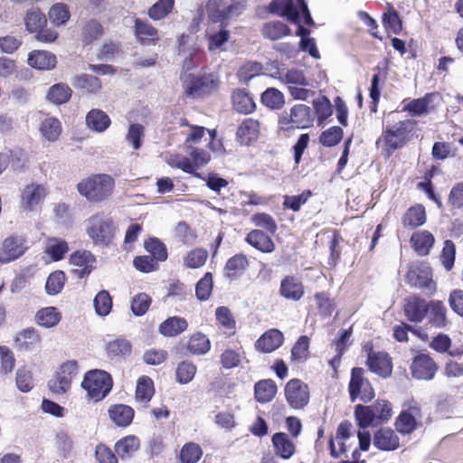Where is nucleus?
<instances>
[{
  "label": "nucleus",
  "instance_id": "nucleus-22",
  "mask_svg": "<svg viewBox=\"0 0 463 463\" xmlns=\"http://www.w3.org/2000/svg\"><path fill=\"white\" fill-rule=\"evenodd\" d=\"M259 135V122L252 118H246L239 126L236 137L241 144L249 145L257 139Z\"/></svg>",
  "mask_w": 463,
  "mask_h": 463
},
{
  "label": "nucleus",
  "instance_id": "nucleus-39",
  "mask_svg": "<svg viewBox=\"0 0 463 463\" xmlns=\"http://www.w3.org/2000/svg\"><path fill=\"white\" fill-rule=\"evenodd\" d=\"M354 417L360 429H366L376 420L373 405L357 404L354 407Z\"/></svg>",
  "mask_w": 463,
  "mask_h": 463
},
{
  "label": "nucleus",
  "instance_id": "nucleus-16",
  "mask_svg": "<svg viewBox=\"0 0 463 463\" xmlns=\"http://www.w3.org/2000/svg\"><path fill=\"white\" fill-rule=\"evenodd\" d=\"M56 56L47 51L36 50L28 55V64L38 70L50 71L56 66Z\"/></svg>",
  "mask_w": 463,
  "mask_h": 463
},
{
  "label": "nucleus",
  "instance_id": "nucleus-62",
  "mask_svg": "<svg viewBox=\"0 0 463 463\" xmlns=\"http://www.w3.org/2000/svg\"><path fill=\"white\" fill-rule=\"evenodd\" d=\"M145 137V128L138 123H133L129 126L126 140L132 145L136 150L142 146V140Z\"/></svg>",
  "mask_w": 463,
  "mask_h": 463
},
{
  "label": "nucleus",
  "instance_id": "nucleus-29",
  "mask_svg": "<svg viewBox=\"0 0 463 463\" xmlns=\"http://www.w3.org/2000/svg\"><path fill=\"white\" fill-rule=\"evenodd\" d=\"M86 124L93 131L101 133L110 125L109 117L100 109H91L86 116Z\"/></svg>",
  "mask_w": 463,
  "mask_h": 463
},
{
  "label": "nucleus",
  "instance_id": "nucleus-30",
  "mask_svg": "<svg viewBox=\"0 0 463 463\" xmlns=\"http://www.w3.org/2000/svg\"><path fill=\"white\" fill-rule=\"evenodd\" d=\"M232 104L234 109L242 114H250L256 108L252 97L245 90H237L233 92Z\"/></svg>",
  "mask_w": 463,
  "mask_h": 463
},
{
  "label": "nucleus",
  "instance_id": "nucleus-46",
  "mask_svg": "<svg viewBox=\"0 0 463 463\" xmlns=\"http://www.w3.org/2000/svg\"><path fill=\"white\" fill-rule=\"evenodd\" d=\"M68 250L69 246L65 241L57 238H52L49 240L45 252L51 257L52 260L58 261L64 258Z\"/></svg>",
  "mask_w": 463,
  "mask_h": 463
},
{
  "label": "nucleus",
  "instance_id": "nucleus-13",
  "mask_svg": "<svg viewBox=\"0 0 463 463\" xmlns=\"http://www.w3.org/2000/svg\"><path fill=\"white\" fill-rule=\"evenodd\" d=\"M275 454L283 459H289L296 452V445L285 432H276L271 438Z\"/></svg>",
  "mask_w": 463,
  "mask_h": 463
},
{
  "label": "nucleus",
  "instance_id": "nucleus-21",
  "mask_svg": "<svg viewBox=\"0 0 463 463\" xmlns=\"http://www.w3.org/2000/svg\"><path fill=\"white\" fill-rule=\"evenodd\" d=\"M139 447V439L135 435H128L116 442L114 449L115 453L124 460L130 458Z\"/></svg>",
  "mask_w": 463,
  "mask_h": 463
},
{
  "label": "nucleus",
  "instance_id": "nucleus-3",
  "mask_svg": "<svg viewBox=\"0 0 463 463\" xmlns=\"http://www.w3.org/2000/svg\"><path fill=\"white\" fill-rule=\"evenodd\" d=\"M85 222L87 234L96 245H109L114 237L111 218L101 213L90 216Z\"/></svg>",
  "mask_w": 463,
  "mask_h": 463
},
{
  "label": "nucleus",
  "instance_id": "nucleus-35",
  "mask_svg": "<svg viewBox=\"0 0 463 463\" xmlns=\"http://www.w3.org/2000/svg\"><path fill=\"white\" fill-rule=\"evenodd\" d=\"M24 24L26 30L33 33L35 31H39L42 27H45L47 24V19L43 13L38 8H32L27 11L24 17Z\"/></svg>",
  "mask_w": 463,
  "mask_h": 463
},
{
  "label": "nucleus",
  "instance_id": "nucleus-54",
  "mask_svg": "<svg viewBox=\"0 0 463 463\" xmlns=\"http://www.w3.org/2000/svg\"><path fill=\"white\" fill-rule=\"evenodd\" d=\"M70 261L72 265L79 268L93 269L95 268L96 258L89 250H78L71 255Z\"/></svg>",
  "mask_w": 463,
  "mask_h": 463
},
{
  "label": "nucleus",
  "instance_id": "nucleus-43",
  "mask_svg": "<svg viewBox=\"0 0 463 463\" xmlns=\"http://www.w3.org/2000/svg\"><path fill=\"white\" fill-rule=\"evenodd\" d=\"M95 312L99 317L108 316L112 308V298L108 290H100L93 299Z\"/></svg>",
  "mask_w": 463,
  "mask_h": 463
},
{
  "label": "nucleus",
  "instance_id": "nucleus-24",
  "mask_svg": "<svg viewBox=\"0 0 463 463\" xmlns=\"http://www.w3.org/2000/svg\"><path fill=\"white\" fill-rule=\"evenodd\" d=\"M411 242L414 250L420 256H426L430 253V250L435 242V239L430 232L422 231L413 233L411 238Z\"/></svg>",
  "mask_w": 463,
  "mask_h": 463
},
{
  "label": "nucleus",
  "instance_id": "nucleus-23",
  "mask_svg": "<svg viewBox=\"0 0 463 463\" xmlns=\"http://www.w3.org/2000/svg\"><path fill=\"white\" fill-rule=\"evenodd\" d=\"M261 34L264 38L277 41L291 34V29L281 21H272L263 24Z\"/></svg>",
  "mask_w": 463,
  "mask_h": 463
},
{
  "label": "nucleus",
  "instance_id": "nucleus-20",
  "mask_svg": "<svg viewBox=\"0 0 463 463\" xmlns=\"http://www.w3.org/2000/svg\"><path fill=\"white\" fill-rule=\"evenodd\" d=\"M188 327L185 318L181 317H171L159 325V333L166 337H174L184 332Z\"/></svg>",
  "mask_w": 463,
  "mask_h": 463
},
{
  "label": "nucleus",
  "instance_id": "nucleus-18",
  "mask_svg": "<svg viewBox=\"0 0 463 463\" xmlns=\"http://www.w3.org/2000/svg\"><path fill=\"white\" fill-rule=\"evenodd\" d=\"M249 266L246 256L242 253L235 254L230 258L224 266V276L230 280L240 278Z\"/></svg>",
  "mask_w": 463,
  "mask_h": 463
},
{
  "label": "nucleus",
  "instance_id": "nucleus-50",
  "mask_svg": "<svg viewBox=\"0 0 463 463\" xmlns=\"http://www.w3.org/2000/svg\"><path fill=\"white\" fill-rule=\"evenodd\" d=\"M343 136V128L338 126H334L321 133L319 142L326 147H332L342 140Z\"/></svg>",
  "mask_w": 463,
  "mask_h": 463
},
{
  "label": "nucleus",
  "instance_id": "nucleus-53",
  "mask_svg": "<svg viewBox=\"0 0 463 463\" xmlns=\"http://www.w3.org/2000/svg\"><path fill=\"white\" fill-rule=\"evenodd\" d=\"M395 426L402 434H410L416 429V419L408 411H402L396 419Z\"/></svg>",
  "mask_w": 463,
  "mask_h": 463
},
{
  "label": "nucleus",
  "instance_id": "nucleus-7",
  "mask_svg": "<svg viewBox=\"0 0 463 463\" xmlns=\"http://www.w3.org/2000/svg\"><path fill=\"white\" fill-rule=\"evenodd\" d=\"M437 369L435 362L426 354L415 356L411 365L412 376L419 380L433 379Z\"/></svg>",
  "mask_w": 463,
  "mask_h": 463
},
{
  "label": "nucleus",
  "instance_id": "nucleus-6",
  "mask_svg": "<svg viewBox=\"0 0 463 463\" xmlns=\"http://www.w3.org/2000/svg\"><path fill=\"white\" fill-rule=\"evenodd\" d=\"M285 396L294 409H303L309 401L308 387L298 379H291L285 387Z\"/></svg>",
  "mask_w": 463,
  "mask_h": 463
},
{
  "label": "nucleus",
  "instance_id": "nucleus-56",
  "mask_svg": "<svg viewBox=\"0 0 463 463\" xmlns=\"http://www.w3.org/2000/svg\"><path fill=\"white\" fill-rule=\"evenodd\" d=\"M220 5L225 14V19H229L239 16L245 9V5L241 2H233L228 4L225 0H210V5Z\"/></svg>",
  "mask_w": 463,
  "mask_h": 463
},
{
  "label": "nucleus",
  "instance_id": "nucleus-33",
  "mask_svg": "<svg viewBox=\"0 0 463 463\" xmlns=\"http://www.w3.org/2000/svg\"><path fill=\"white\" fill-rule=\"evenodd\" d=\"M425 222V208L421 204H416L409 208L402 219L403 225L410 228L421 226Z\"/></svg>",
  "mask_w": 463,
  "mask_h": 463
},
{
  "label": "nucleus",
  "instance_id": "nucleus-44",
  "mask_svg": "<svg viewBox=\"0 0 463 463\" xmlns=\"http://www.w3.org/2000/svg\"><path fill=\"white\" fill-rule=\"evenodd\" d=\"M107 352L111 359H120L131 352V345L125 339H116L107 345Z\"/></svg>",
  "mask_w": 463,
  "mask_h": 463
},
{
  "label": "nucleus",
  "instance_id": "nucleus-10",
  "mask_svg": "<svg viewBox=\"0 0 463 463\" xmlns=\"http://www.w3.org/2000/svg\"><path fill=\"white\" fill-rule=\"evenodd\" d=\"M268 10L270 14H277L293 24L299 23L300 12L296 6L294 0H271Z\"/></svg>",
  "mask_w": 463,
  "mask_h": 463
},
{
  "label": "nucleus",
  "instance_id": "nucleus-27",
  "mask_svg": "<svg viewBox=\"0 0 463 463\" xmlns=\"http://www.w3.org/2000/svg\"><path fill=\"white\" fill-rule=\"evenodd\" d=\"M293 119L294 127L296 128H307L312 126L314 118L312 116L311 109L305 104H297L290 109Z\"/></svg>",
  "mask_w": 463,
  "mask_h": 463
},
{
  "label": "nucleus",
  "instance_id": "nucleus-64",
  "mask_svg": "<svg viewBox=\"0 0 463 463\" xmlns=\"http://www.w3.org/2000/svg\"><path fill=\"white\" fill-rule=\"evenodd\" d=\"M15 383L17 388L23 392H30L33 387V373L25 367L19 368L16 373Z\"/></svg>",
  "mask_w": 463,
  "mask_h": 463
},
{
  "label": "nucleus",
  "instance_id": "nucleus-58",
  "mask_svg": "<svg viewBox=\"0 0 463 463\" xmlns=\"http://www.w3.org/2000/svg\"><path fill=\"white\" fill-rule=\"evenodd\" d=\"M70 11L63 3L55 4L49 10V18L55 25L64 24L70 18Z\"/></svg>",
  "mask_w": 463,
  "mask_h": 463
},
{
  "label": "nucleus",
  "instance_id": "nucleus-19",
  "mask_svg": "<svg viewBox=\"0 0 463 463\" xmlns=\"http://www.w3.org/2000/svg\"><path fill=\"white\" fill-rule=\"evenodd\" d=\"M135 411L126 404H115L109 407L110 420L118 427H128L133 420Z\"/></svg>",
  "mask_w": 463,
  "mask_h": 463
},
{
  "label": "nucleus",
  "instance_id": "nucleus-63",
  "mask_svg": "<svg viewBox=\"0 0 463 463\" xmlns=\"http://www.w3.org/2000/svg\"><path fill=\"white\" fill-rule=\"evenodd\" d=\"M309 338L307 335H301L291 350V357L294 360L303 362L307 360L309 354Z\"/></svg>",
  "mask_w": 463,
  "mask_h": 463
},
{
  "label": "nucleus",
  "instance_id": "nucleus-1",
  "mask_svg": "<svg viewBox=\"0 0 463 463\" xmlns=\"http://www.w3.org/2000/svg\"><path fill=\"white\" fill-rule=\"evenodd\" d=\"M114 186L115 181L109 175L98 174L81 180L77 190L89 202L99 203L111 195Z\"/></svg>",
  "mask_w": 463,
  "mask_h": 463
},
{
  "label": "nucleus",
  "instance_id": "nucleus-55",
  "mask_svg": "<svg viewBox=\"0 0 463 463\" xmlns=\"http://www.w3.org/2000/svg\"><path fill=\"white\" fill-rule=\"evenodd\" d=\"M196 373V366L188 361H184L178 364L175 376L176 381L181 384L190 383Z\"/></svg>",
  "mask_w": 463,
  "mask_h": 463
},
{
  "label": "nucleus",
  "instance_id": "nucleus-32",
  "mask_svg": "<svg viewBox=\"0 0 463 463\" xmlns=\"http://www.w3.org/2000/svg\"><path fill=\"white\" fill-rule=\"evenodd\" d=\"M135 35L142 44H149L157 39V30L147 22L136 18Z\"/></svg>",
  "mask_w": 463,
  "mask_h": 463
},
{
  "label": "nucleus",
  "instance_id": "nucleus-40",
  "mask_svg": "<svg viewBox=\"0 0 463 463\" xmlns=\"http://www.w3.org/2000/svg\"><path fill=\"white\" fill-rule=\"evenodd\" d=\"M144 247L149 256L153 257L156 261H165L167 260V249L162 241L153 237L145 241Z\"/></svg>",
  "mask_w": 463,
  "mask_h": 463
},
{
  "label": "nucleus",
  "instance_id": "nucleus-52",
  "mask_svg": "<svg viewBox=\"0 0 463 463\" xmlns=\"http://www.w3.org/2000/svg\"><path fill=\"white\" fill-rule=\"evenodd\" d=\"M203 456L201 447L194 442L186 443L180 451V460L182 463H196Z\"/></svg>",
  "mask_w": 463,
  "mask_h": 463
},
{
  "label": "nucleus",
  "instance_id": "nucleus-8",
  "mask_svg": "<svg viewBox=\"0 0 463 463\" xmlns=\"http://www.w3.org/2000/svg\"><path fill=\"white\" fill-rule=\"evenodd\" d=\"M24 242V239L21 236L6 238L0 248V263H8L20 258L26 250Z\"/></svg>",
  "mask_w": 463,
  "mask_h": 463
},
{
  "label": "nucleus",
  "instance_id": "nucleus-57",
  "mask_svg": "<svg viewBox=\"0 0 463 463\" xmlns=\"http://www.w3.org/2000/svg\"><path fill=\"white\" fill-rule=\"evenodd\" d=\"M213 287V275L206 272L195 286V294L199 300L205 301L212 294Z\"/></svg>",
  "mask_w": 463,
  "mask_h": 463
},
{
  "label": "nucleus",
  "instance_id": "nucleus-12",
  "mask_svg": "<svg viewBox=\"0 0 463 463\" xmlns=\"http://www.w3.org/2000/svg\"><path fill=\"white\" fill-rule=\"evenodd\" d=\"M367 365L369 369L383 378L392 374V364L387 353H371L368 354Z\"/></svg>",
  "mask_w": 463,
  "mask_h": 463
},
{
  "label": "nucleus",
  "instance_id": "nucleus-28",
  "mask_svg": "<svg viewBox=\"0 0 463 463\" xmlns=\"http://www.w3.org/2000/svg\"><path fill=\"white\" fill-rule=\"evenodd\" d=\"M72 95L71 89L65 83L60 82L50 87L46 99L52 104L61 105L67 103Z\"/></svg>",
  "mask_w": 463,
  "mask_h": 463
},
{
  "label": "nucleus",
  "instance_id": "nucleus-9",
  "mask_svg": "<svg viewBox=\"0 0 463 463\" xmlns=\"http://www.w3.org/2000/svg\"><path fill=\"white\" fill-rule=\"evenodd\" d=\"M429 302L420 297H411L405 300L403 307L407 319L413 323H420L429 312Z\"/></svg>",
  "mask_w": 463,
  "mask_h": 463
},
{
  "label": "nucleus",
  "instance_id": "nucleus-25",
  "mask_svg": "<svg viewBox=\"0 0 463 463\" xmlns=\"http://www.w3.org/2000/svg\"><path fill=\"white\" fill-rule=\"evenodd\" d=\"M278 388L273 380H260L254 386L255 399L260 403H267L275 397Z\"/></svg>",
  "mask_w": 463,
  "mask_h": 463
},
{
  "label": "nucleus",
  "instance_id": "nucleus-2",
  "mask_svg": "<svg viewBox=\"0 0 463 463\" xmlns=\"http://www.w3.org/2000/svg\"><path fill=\"white\" fill-rule=\"evenodd\" d=\"M112 385L111 375L103 370L89 371L81 383L88 396L95 402L103 400L110 392Z\"/></svg>",
  "mask_w": 463,
  "mask_h": 463
},
{
  "label": "nucleus",
  "instance_id": "nucleus-4",
  "mask_svg": "<svg viewBox=\"0 0 463 463\" xmlns=\"http://www.w3.org/2000/svg\"><path fill=\"white\" fill-rule=\"evenodd\" d=\"M406 282L428 294H432L436 285L432 280V270L427 263L412 264L406 274Z\"/></svg>",
  "mask_w": 463,
  "mask_h": 463
},
{
  "label": "nucleus",
  "instance_id": "nucleus-45",
  "mask_svg": "<svg viewBox=\"0 0 463 463\" xmlns=\"http://www.w3.org/2000/svg\"><path fill=\"white\" fill-rule=\"evenodd\" d=\"M40 129L49 141H56L61 133V124L56 118H47L43 121Z\"/></svg>",
  "mask_w": 463,
  "mask_h": 463
},
{
  "label": "nucleus",
  "instance_id": "nucleus-5",
  "mask_svg": "<svg viewBox=\"0 0 463 463\" xmlns=\"http://www.w3.org/2000/svg\"><path fill=\"white\" fill-rule=\"evenodd\" d=\"M185 86V93L189 97L196 98L217 89V80L213 74H203L196 76L188 74L181 76Z\"/></svg>",
  "mask_w": 463,
  "mask_h": 463
},
{
  "label": "nucleus",
  "instance_id": "nucleus-59",
  "mask_svg": "<svg viewBox=\"0 0 463 463\" xmlns=\"http://www.w3.org/2000/svg\"><path fill=\"white\" fill-rule=\"evenodd\" d=\"M208 258V251L203 248H196L188 252L184 258V265L190 269L202 267Z\"/></svg>",
  "mask_w": 463,
  "mask_h": 463
},
{
  "label": "nucleus",
  "instance_id": "nucleus-26",
  "mask_svg": "<svg viewBox=\"0 0 463 463\" xmlns=\"http://www.w3.org/2000/svg\"><path fill=\"white\" fill-rule=\"evenodd\" d=\"M429 323L437 328L445 327L447 325V308L439 300H432L429 302Z\"/></svg>",
  "mask_w": 463,
  "mask_h": 463
},
{
  "label": "nucleus",
  "instance_id": "nucleus-17",
  "mask_svg": "<svg viewBox=\"0 0 463 463\" xmlns=\"http://www.w3.org/2000/svg\"><path fill=\"white\" fill-rule=\"evenodd\" d=\"M245 241L250 246L264 253H270L275 250V244L270 236L261 230H252L247 234Z\"/></svg>",
  "mask_w": 463,
  "mask_h": 463
},
{
  "label": "nucleus",
  "instance_id": "nucleus-38",
  "mask_svg": "<svg viewBox=\"0 0 463 463\" xmlns=\"http://www.w3.org/2000/svg\"><path fill=\"white\" fill-rule=\"evenodd\" d=\"M261 103L270 109H280L285 104L283 93L276 88H268L260 97Z\"/></svg>",
  "mask_w": 463,
  "mask_h": 463
},
{
  "label": "nucleus",
  "instance_id": "nucleus-48",
  "mask_svg": "<svg viewBox=\"0 0 463 463\" xmlns=\"http://www.w3.org/2000/svg\"><path fill=\"white\" fill-rule=\"evenodd\" d=\"M433 97H435L434 93H429L423 98L412 99L404 107V109L413 117L421 116L427 112L428 106Z\"/></svg>",
  "mask_w": 463,
  "mask_h": 463
},
{
  "label": "nucleus",
  "instance_id": "nucleus-60",
  "mask_svg": "<svg viewBox=\"0 0 463 463\" xmlns=\"http://www.w3.org/2000/svg\"><path fill=\"white\" fill-rule=\"evenodd\" d=\"M152 299L146 293H139L132 298L130 308L132 313L137 317L145 315L150 305Z\"/></svg>",
  "mask_w": 463,
  "mask_h": 463
},
{
  "label": "nucleus",
  "instance_id": "nucleus-36",
  "mask_svg": "<svg viewBox=\"0 0 463 463\" xmlns=\"http://www.w3.org/2000/svg\"><path fill=\"white\" fill-rule=\"evenodd\" d=\"M37 323L43 327L51 328L56 326L61 320V314L54 307H48L40 309L35 316Z\"/></svg>",
  "mask_w": 463,
  "mask_h": 463
},
{
  "label": "nucleus",
  "instance_id": "nucleus-31",
  "mask_svg": "<svg viewBox=\"0 0 463 463\" xmlns=\"http://www.w3.org/2000/svg\"><path fill=\"white\" fill-rule=\"evenodd\" d=\"M45 197V190L40 185H29L23 193V204L25 210L33 211L34 207Z\"/></svg>",
  "mask_w": 463,
  "mask_h": 463
},
{
  "label": "nucleus",
  "instance_id": "nucleus-47",
  "mask_svg": "<svg viewBox=\"0 0 463 463\" xmlns=\"http://www.w3.org/2000/svg\"><path fill=\"white\" fill-rule=\"evenodd\" d=\"M175 0H158L148 10L147 14L152 20H161L173 10Z\"/></svg>",
  "mask_w": 463,
  "mask_h": 463
},
{
  "label": "nucleus",
  "instance_id": "nucleus-34",
  "mask_svg": "<svg viewBox=\"0 0 463 463\" xmlns=\"http://www.w3.org/2000/svg\"><path fill=\"white\" fill-rule=\"evenodd\" d=\"M14 342L21 351H29L40 342V335L34 328L28 327L17 335Z\"/></svg>",
  "mask_w": 463,
  "mask_h": 463
},
{
  "label": "nucleus",
  "instance_id": "nucleus-14",
  "mask_svg": "<svg viewBox=\"0 0 463 463\" xmlns=\"http://www.w3.org/2000/svg\"><path fill=\"white\" fill-rule=\"evenodd\" d=\"M373 445L380 450L392 451L399 448L400 439L392 429H380L373 435Z\"/></svg>",
  "mask_w": 463,
  "mask_h": 463
},
{
  "label": "nucleus",
  "instance_id": "nucleus-42",
  "mask_svg": "<svg viewBox=\"0 0 463 463\" xmlns=\"http://www.w3.org/2000/svg\"><path fill=\"white\" fill-rule=\"evenodd\" d=\"M211 348V343L208 337L202 334H194L188 342L187 349L193 354H204Z\"/></svg>",
  "mask_w": 463,
  "mask_h": 463
},
{
  "label": "nucleus",
  "instance_id": "nucleus-15",
  "mask_svg": "<svg viewBox=\"0 0 463 463\" xmlns=\"http://www.w3.org/2000/svg\"><path fill=\"white\" fill-rule=\"evenodd\" d=\"M283 341L284 335L279 330L269 329L257 340L255 346L262 353H270L278 349Z\"/></svg>",
  "mask_w": 463,
  "mask_h": 463
},
{
  "label": "nucleus",
  "instance_id": "nucleus-61",
  "mask_svg": "<svg viewBox=\"0 0 463 463\" xmlns=\"http://www.w3.org/2000/svg\"><path fill=\"white\" fill-rule=\"evenodd\" d=\"M383 24L387 30L395 34L400 33L402 28L398 12L393 7L383 14Z\"/></svg>",
  "mask_w": 463,
  "mask_h": 463
},
{
  "label": "nucleus",
  "instance_id": "nucleus-37",
  "mask_svg": "<svg viewBox=\"0 0 463 463\" xmlns=\"http://www.w3.org/2000/svg\"><path fill=\"white\" fill-rule=\"evenodd\" d=\"M364 369L361 367H354L351 371V379L348 385L350 400L351 402H354L359 394L363 387L365 385L367 380H364L363 377Z\"/></svg>",
  "mask_w": 463,
  "mask_h": 463
},
{
  "label": "nucleus",
  "instance_id": "nucleus-49",
  "mask_svg": "<svg viewBox=\"0 0 463 463\" xmlns=\"http://www.w3.org/2000/svg\"><path fill=\"white\" fill-rule=\"evenodd\" d=\"M154 394L153 382L148 376L138 378L136 388V399L140 402H147Z\"/></svg>",
  "mask_w": 463,
  "mask_h": 463
},
{
  "label": "nucleus",
  "instance_id": "nucleus-51",
  "mask_svg": "<svg viewBox=\"0 0 463 463\" xmlns=\"http://www.w3.org/2000/svg\"><path fill=\"white\" fill-rule=\"evenodd\" d=\"M65 273L56 270L49 275L45 284V290L48 295H57L61 291L65 283Z\"/></svg>",
  "mask_w": 463,
  "mask_h": 463
},
{
  "label": "nucleus",
  "instance_id": "nucleus-41",
  "mask_svg": "<svg viewBox=\"0 0 463 463\" xmlns=\"http://www.w3.org/2000/svg\"><path fill=\"white\" fill-rule=\"evenodd\" d=\"M73 85L75 88L84 90L89 93H97L101 88L100 80L97 76L90 74L76 76Z\"/></svg>",
  "mask_w": 463,
  "mask_h": 463
},
{
  "label": "nucleus",
  "instance_id": "nucleus-11",
  "mask_svg": "<svg viewBox=\"0 0 463 463\" xmlns=\"http://www.w3.org/2000/svg\"><path fill=\"white\" fill-rule=\"evenodd\" d=\"M279 295L292 301H298L304 296L305 290L302 282L294 276H286L280 281Z\"/></svg>",
  "mask_w": 463,
  "mask_h": 463
}]
</instances>
